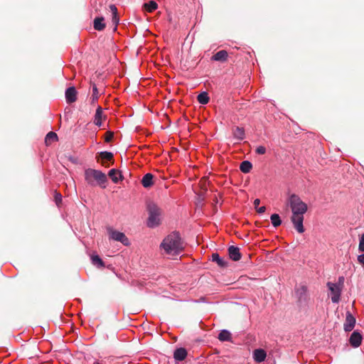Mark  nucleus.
<instances>
[{
    "label": "nucleus",
    "instance_id": "obj_8",
    "mask_svg": "<svg viewBox=\"0 0 364 364\" xmlns=\"http://www.w3.org/2000/svg\"><path fill=\"white\" fill-rule=\"evenodd\" d=\"M355 324V317L348 311L346 313V321L343 324V328L346 331H350L353 330Z\"/></svg>",
    "mask_w": 364,
    "mask_h": 364
},
{
    "label": "nucleus",
    "instance_id": "obj_18",
    "mask_svg": "<svg viewBox=\"0 0 364 364\" xmlns=\"http://www.w3.org/2000/svg\"><path fill=\"white\" fill-rule=\"evenodd\" d=\"M187 356V351L183 348H177L173 353V357L176 360H183Z\"/></svg>",
    "mask_w": 364,
    "mask_h": 364
},
{
    "label": "nucleus",
    "instance_id": "obj_30",
    "mask_svg": "<svg viewBox=\"0 0 364 364\" xmlns=\"http://www.w3.org/2000/svg\"><path fill=\"white\" fill-rule=\"evenodd\" d=\"M97 99H98V90H97V86L95 85V84H94L93 87H92V95L91 97V103L92 104L95 103V102L97 101Z\"/></svg>",
    "mask_w": 364,
    "mask_h": 364
},
{
    "label": "nucleus",
    "instance_id": "obj_23",
    "mask_svg": "<svg viewBox=\"0 0 364 364\" xmlns=\"http://www.w3.org/2000/svg\"><path fill=\"white\" fill-rule=\"evenodd\" d=\"M197 100L200 104L206 105L208 103L210 98L206 92H203L198 95Z\"/></svg>",
    "mask_w": 364,
    "mask_h": 364
},
{
    "label": "nucleus",
    "instance_id": "obj_3",
    "mask_svg": "<svg viewBox=\"0 0 364 364\" xmlns=\"http://www.w3.org/2000/svg\"><path fill=\"white\" fill-rule=\"evenodd\" d=\"M85 179L89 185L92 186H100L103 188L106 187L105 183L107 181L105 173L101 171L92 168L85 170Z\"/></svg>",
    "mask_w": 364,
    "mask_h": 364
},
{
    "label": "nucleus",
    "instance_id": "obj_21",
    "mask_svg": "<svg viewBox=\"0 0 364 364\" xmlns=\"http://www.w3.org/2000/svg\"><path fill=\"white\" fill-rule=\"evenodd\" d=\"M58 140V137L56 133L53 132H48L45 138V144L46 146L51 144L54 141H57Z\"/></svg>",
    "mask_w": 364,
    "mask_h": 364
},
{
    "label": "nucleus",
    "instance_id": "obj_9",
    "mask_svg": "<svg viewBox=\"0 0 364 364\" xmlns=\"http://www.w3.org/2000/svg\"><path fill=\"white\" fill-rule=\"evenodd\" d=\"M296 294L299 303L306 302L308 299L307 288L305 286H301L296 289Z\"/></svg>",
    "mask_w": 364,
    "mask_h": 364
},
{
    "label": "nucleus",
    "instance_id": "obj_12",
    "mask_svg": "<svg viewBox=\"0 0 364 364\" xmlns=\"http://www.w3.org/2000/svg\"><path fill=\"white\" fill-rule=\"evenodd\" d=\"M105 116L103 115V110L100 106H98L94 117V124L98 127L102 125V119H105Z\"/></svg>",
    "mask_w": 364,
    "mask_h": 364
},
{
    "label": "nucleus",
    "instance_id": "obj_36",
    "mask_svg": "<svg viewBox=\"0 0 364 364\" xmlns=\"http://www.w3.org/2000/svg\"><path fill=\"white\" fill-rule=\"evenodd\" d=\"M358 261L360 264L364 266V253L358 257Z\"/></svg>",
    "mask_w": 364,
    "mask_h": 364
},
{
    "label": "nucleus",
    "instance_id": "obj_6",
    "mask_svg": "<svg viewBox=\"0 0 364 364\" xmlns=\"http://www.w3.org/2000/svg\"><path fill=\"white\" fill-rule=\"evenodd\" d=\"M327 287L331 291V294L332 295L331 296V301L333 303H338L341 298V287L339 285L336 284L335 283L328 282L327 283Z\"/></svg>",
    "mask_w": 364,
    "mask_h": 364
},
{
    "label": "nucleus",
    "instance_id": "obj_35",
    "mask_svg": "<svg viewBox=\"0 0 364 364\" xmlns=\"http://www.w3.org/2000/svg\"><path fill=\"white\" fill-rule=\"evenodd\" d=\"M337 285H339L341 287V289H343V284H344V277H340L338 278V281L337 283H335Z\"/></svg>",
    "mask_w": 364,
    "mask_h": 364
},
{
    "label": "nucleus",
    "instance_id": "obj_39",
    "mask_svg": "<svg viewBox=\"0 0 364 364\" xmlns=\"http://www.w3.org/2000/svg\"><path fill=\"white\" fill-rule=\"evenodd\" d=\"M102 165L105 166L106 167H108L109 166V164H105V162H102Z\"/></svg>",
    "mask_w": 364,
    "mask_h": 364
},
{
    "label": "nucleus",
    "instance_id": "obj_25",
    "mask_svg": "<svg viewBox=\"0 0 364 364\" xmlns=\"http://www.w3.org/2000/svg\"><path fill=\"white\" fill-rule=\"evenodd\" d=\"M218 339L221 341H229L231 339V333L227 330H223L218 335Z\"/></svg>",
    "mask_w": 364,
    "mask_h": 364
},
{
    "label": "nucleus",
    "instance_id": "obj_22",
    "mask_svg": "<svg viewBox=\"0 0 364 364\" xmlns=\"http://www.w3.org/2000/svg\"><path fill=\"white\" fill-rule=\"evenodd\" d=\"M240 171L245 173L250 172L252 168V164L249 161H243L240 166Z\"/></svg>",
    "mask_w": 364,
    "mask_h": 364
},
{
    "label": "nucleus",
    "instance_id": "obj_15",
    "mask_svg": "<svg viewBox=\"0 0 364 364\" xmlns=\"http://www.w3.org/2000/svg\"><path fill=\"white\" fill-rule=\"evenodd\" d=\"M153 178H154L153 174H151L150 173H146L143 176L141 181L142 186L146 188H150L151 186H152L154 184Z\"/></svg>",
    "mask_w": 364,
    "mask_h": 364
},
{
    "label": "nucleus",
    "instance_id": "obj_16",
    "mask_svg": "<svg viewBox=\"0 0 364 364\" xmlns=\"http://www.w3.org/2000/svg\"><path fill=\"white\" fill-rule=\"evenodd\" d=\"M109 10H110V11L112 14V23L114 26V30H116L117 29V26L119 23V16H118L117 9L115 5L111 4V5H109Z\"/></svg>",
    "mask_w": 364,
    "mask_h": 364
},
{
    "label": "nucleus",
    "instance_id": "obj_5",
    "mask_svg": "<svg viewBox=\"0 0 364 364\" xmlns=\"http://www.w3.org/2000/svg\"><path fill=\"white\" fill-rule=\"evenodd\" d=\"M107 232L109 235V238L122 242L124 245L128 246L129 245V241L128 237L123 233L119 231H117L112 228H107Z\"/></svg>",
    "mask_w": 364,
    "mask_h": 364
},
{
    "label": "nucleus",
    "instance_id": "obj_27",
    "mask_svg": "<svg viewBox=\"0 0 364 364\" xmlns=\"http://www.w3.org/2000/svg\"><path fill=\"white\" fill-rule=\"evenodd\" d=\"M270 220H271L272 225L274 228H277V227L281 225V223H282V220L280 219V217L277 213L272 214L271 215V217H270Z\"/></svg>",
    "mask_w": 364,
    "mask_h": 364
},
{
    "label": "nucleus",
    "instance_id": "obj_32",
    "mask_svg": "<svg viewBox=\"0 0 364 364\" xmlns=\"http://www.w3.org/2000/svg\"><path fill=\"white\" fill-rule=\"evenodd\" d=\"M114 137V132L108 131L105 133V141L106 142H110Z\"/></svg>",
    "mask_w": 364,
    "mask_h": 364
},
{
    "label": "nucleus",
    "instance_id": "obj_1",
    "mask_svg": "<svg viewBox=\"0 0 364 364\" xmlns=\"http://www.w3.org/2000/svg\"><path fill=\"white\" fill-rule=\"evenodd\" d=\"M288 203L292 212L291 221L296 231L299 233H303L305 231L303 225L304 215L306 213L308 206L299 196L294 193L289 196Z\"/></svg>",
    "mask_w": 364,
    "mask_h": 364
},
{
    "label": "nucleus",
    "instance_id": "obj_31",
    "mask_svg": "<svg viewBox=\"0 0 364 364\" xmlns=\"http://www.w3.org/2000/svg\"><path fill=\"white\" fill-rule=\"evenodd\" d=\"M55 202L58 206H60V205L62 203V195L60 193L55 192Z\"/></svg>",
    "mask_w": 364,
    "mask_h": 364
},
{
    "label": "nucleus",
    "instance_id": "obj_38",
    "mask_svg": "<svg viewBox=\"0 0 364 364\" xmlns=\"http://www.w3.org/2000/svg\"><path fill=\"white\" fill-rule=\"evenodd\" d=\"M259 203H260V200H259V199L257 198V199H255V200H254V205H255V208L256 209L258 208V206H259Z\"/></svg>",
    "mask_w": 364,
    "mask_h": 364
},
{
    "label": "nucleus",
    "instance_id": "obj_4",
    "mask_svg": "<svg viewBox=\"0 0 364 364\" xmlns=\"http://www.w3.org/2000/svg\"><path fill=\"white\" fill-rule=\"evenodd\" d=\"M147 210L149 213V218L147 225L150 228H154L159 225L160 223V215L161 214V210L158 205L150 202L147 205Z\"/></svg>",
    "mask_w": 364,
    "mask_h": 364
},
{
    "label": "nucleus",
    "instance_id": "obj_13",
    "mask_svg": "<svg viewBox=\"0 0 364 364\" xmlns=\"http://www.w3.org/2000/svg\"><path fill=\"white\" fill-rule=\"evenodd\" d=\"M228 53L225 50L217 52L212 56V60L215 61L225 62L228 60Z\"/></svg>",
    "mask_w": 364,
    "mask_h": 364
},
{
    "label": "nucleus",
    "instance_id": "obj_14",
    "mask_svg": "<svg viewBox=\"0 0 364 364\" xmlns=\"http://www.w3.org/2000/svg\"><path fill=\"white\" fill-rule=\"evenodd\" d=\"M108 176L114 183H117L119 180L123 178L121 172L115 168L111 169L108 173Z\"/></svg>",
    "mask_w": 364,
    "mask_h": 364
},
{
    "label": "nucleus",
    "instance_id": "obj_29",
    "mask_svg": "<svg viewBox=\"0 0 364 364\" xmlns=\"http://www.w3.org/2000/svg\"><path fill=\"white\" fill-rule=\"evenodd\" d=\"M100 157L102 160H106L108 161H112V164L114 163L113 160V154L109 151H102L100 154Z\"/></svg>",
    "mask_w": 364,
    "mask_h": 364
},
{
    "label": "nucleus",
    "instance_id": "obj_28",
    "mask_svg": "<svg viewBox=\"0 0 364 364\" xmlns=\"http://www.w3.org/2000/svg\"><path fill=\"white\" fill-rule=\"evenodd\" d=\"M144 7L146 11L151 13L157 9V4L154 1H151L149 3L144 4Z\"/></svg>",
    "mask_w": 364,
    "mask_h": 364
},
{
    "label": "nucleus",
    "instance_id": "obj_7",
    "mask_svg": "<svg viewBox=\"0 0 364 364\" xmlns=\"http://www.w3.org/2000/svg\"><path fill=\"white\" fill-rule=\"evenodd\" d=\"M363 336L358 331H353L350 336L349 343L353 348H358L361 345Z\"/></svg>",
    "mask_w": 364,
    "mask_h": 364
},
{
    "label": "nucleus",
    "instance_id": "obj_10",
    "mask_svg": "<svg viewBox=\"0 0 364 364\" xmlns=\"http://www.w3.org/2000/svg\"><path fill=\"white\" fill-rule=\"evenodd\" d=\"M65 98L68 103L70 104L77 100V91L74 87H68L65 91Z\"/></svg>",
    "mask_w": 364,
    "mask_h": 364
},
{
    "label": "nucleus",
    "instance_id": "obj_34",
    "mask_svg": "<svg viewBox=\"0 0 364 364\" xmlns=\"http://www.w3.org/2000/svg\"><path fill=\"white\" fill-rule=\"evenodd\" d=\"M255 151L258 154H264L266 153V148L263 146H259L257 147Z\"/></svg>",
    "mask_w": 364,
    "mask_h": 364
},
{
    "label": "nucleus",
    "instance_id": "obj_37",
    "mask_svg": "<svg viewBox=\"0 0 364 364\" xmlns=\"http://www.w3.org/2000/svg\"><path fill=\"white\" fill-rule=\"evenodd\" d=\"M265 210H266L265 206H262L260 208H257V211L258 213H263L265 212Z\"/></svg>",
    "mask_w": 364,
    "mask_h": 364
},
{
    "label": "nucleus",
    "instance_id": "obj_33",
    "mask_svg": "<svg viewBox=\"0 0 364 364\" xmlns=\"http://www.w3.org/2000/svg\"><path fill=\"white\" fill-rule=\"evenodd\" d=\"M358 250L360 252H364V234H363L360 238Z\"/></svg>",
    "mask_w": 364,
    "mask_h": 364
},
{
    "label": "nucleus",
    "instance_id": "obj_11",
    "mask_svg": "<svg viewBox=\"0 0 364 364\" xmlns=\"http://www.w3.org/2000/svg\"><path fill=\"white\" fill-rule=\"evenodd\" d=\"M229 257L233 261H238L241 258L240 249L235 246H230L228 248Z\"/></svg>",
    "mask_w": 364,
    "mask_h": 364
},
{
    "label": "nucleus",
    "instance_id": "obj_24",
    "mask_svg": "<svg viewBox=\"0 0 364 364\" xmlns=\"http://www.w3.org/2000/svg\"><path fill=\"white\" fill-rule=\"evenodd\" d=\"M233 135L237 139L242 140L245 137V131L242 128L237 127L233 129Z\"/></svg>",
    "mask_w": 364,
    "mask_h": 364
},
{
    "label": "nucleus",
    "instance_id": "obj_19",
    "mask_svg": "<svg viewBox=\"0 0 364 364\" xmlns=\"http://www.w3.org/2000/svg\"><path fill=\"white\" fill-rule=\"evenodd\" d=\"M211 257L212 261L216 262L220 267H225L228 266V261L225 260L223 258H221L218 253L212 254Z\"/></svg>",
    "mask_w": 364,
    "mask_h": 364
},
{
    "label": "nucleus",
    "instance_id": "obj_20",
    "mask_svg": "<svg viewBox=\"0 0 364 364\" xmlns=\"http://www.w3.org/2000/svg\"><path fill=\"white\" fill-rule=\"evenodd\" d=\"M103 17H97L94 20V28L97 31H102L105 28V23H104Z\"/></svg>",
    "mask_w": 364,
    "mask_h": 364
},
{
    "label": "nucleus",
    "instance_id": "obj_17",
    "mask_svg": "<svg viewBox=\"0 0 364 364\" xmlns=\"http://www.w3.org/2000/svg\"><path fill=\"white\" fill-rule=\"evenodd\" d=\"M253 355L257 362L261 363L265 360L267 354L263 349L259 348L254 350Z\"/></svg>",
    "mask_w": 364,
    "mask_h": 364
},
{
    "label": "nucleus",
    "instance_id": "obj_26",
    "mask_svg": "<svg viewBox=\"0 0 364 364\" xmlns=\"http://www.w3.org/2000/svg\"><path fill=\"white\" fill-rule=\"evenodd\" d=\"M92 263L97 267H104L105 263L98 255H92L91 257Z\"/></svg>",
    "mask_w": 364,
    "mask_h": 364
},
{
    "label": "nucleus",
    "instance_id": "obj_2",
    "mask_svg": "<svg viewBox=\"0 0 364 364\" xmlns=\"http://www.w3.org/2000/svg\"><path fill=\"white\" fill-rule=\"evenodd\" d=\"M159 248L163 255L175 257L183 251L185 246L179 232L174 231L162 240Z\"/></svg>",
    "mask_w": 364,
    "mask_h": 364
}]
</instances>
